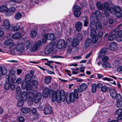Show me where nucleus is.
<instances>
[{
    "instance_id": "3c124183",
    "label": "nucleus",
    "mask_w": 122,
    "mask_h": 122,
    "mask_svg": "<svg viewBox=\"0 0 122 122\" xmlns=\"http://www.w3.org/2000/svg\"><path fill=\"white\" fill-rule=\"evenodd\" d=\"M114 14L116 15V16L120 18L122 16V13L120 11H118L115 13Z\"/></svg>"
},
{
    "instance_id": "49530a36",
    "label": "nucleus",
    "mask_w": 122,
    "mask_h": 122,
    "mask_svg": "<svg viewBox=\"0 0 122 122\" xmlns=\"http://www.w3.org/2000/svg\"><path fill=\"white\" fill-rule=\"evenodd\" d=\"M109 59L108 57L107 56H106L103 57L102 60L103 62L105 63Z\"/></svg>"
},
{
    "instance_id": "a878e982",
    "label": "nucleus",
    "mask_w": 122,
    "mask_h": 122,
    "mask_svg": "<svg viewBox=\"0 0 122 122\" xmlns=\"http://www.w3.org/2000/svg\"><path fill=\"white\" fill-rule=\"evenodd\" d=\"M106 51L105 50L102 49L101 50L98 54V57L101 58L103 57L106 54Z\"/></svg>"
},
{
    "instance_id": "69168bd1",
    "label": "nucleus",
    "mask_w": 122,
    "mask_h": 122,
    "mask_svg": "<svg viewBox=\"0 0 122 122\" xmlns=\"http://www.w3.org/2000/svg\"><path fill=\"white\" fill-rule=\"evenodd\" d=\"M117 70L118 72L122 71V66H120L118 67L117 68Z\"/></svg>"
},
{
    "instance_id": "37998d69",
    "label": "nucleus",
    "mask_w": 122,
    "mask_h": 122,
    "mask_svg": "<svg viewBox=\"0 0 122 122\" xmlns=\"http://www.w3.org/2000/svg\"><path fill=\"white\" fill-rule=\"evenodd\" d=\"M74 11H80L81 9V7L79 5H76L74 7Z\"/></svg>"
},
{
    "instance_id": "a211bd4d",
    "label": "nucleus",
    "mask_w": 122,
    "mask_h": 122,
    "mask_svg": "<svg viewBox=\"0 0 122 122\" xmlns=\"http://www.w3.org/2000/svg\"><path fill=\"white\" fill-rule=\"evenodd\" d=\"M18 96L19 98H21V99L25 100H26L27 98V94L25 92H23L21 94V95L20 94Z\"/></svg>"
},
{
    "instance_id": "423d86ee",
    "label": "nucleus",
    "mask_w": 122,
    "mask_h": 122,
    "mask_svg": "<svg viewBox=\"0 0 122 122\" xmlns=\"http://www.w3.org/2000/svg\"><path fill=\"white\" fill-rule=\"evenodd\" d=\"M25 45L22 43L18 44L15 47V50L19 54H20L23 53L24 51V47Z\"/></svg>"
},
{
    "instance_id": "5701e85b",
    "label": "nucleus",
    "mask_w": 122,
    "mask_h": 122,
    "mask_svg": "<svg viewBox=\"0 0 122 122\" xmlns=\"http://www.w3.org/2000/svg\"><path fill=\"white\" fill-rule=\"evenodd\" d=\"M117 46L116 43L115 42H112L109 45V48L111 50L113 51L116 48Z\"/></svg>"
},
{
    "instance_id": "ddd939ff",
    "label": "nucleus",
    "mask_w": 122,
    "mask_h": 122,
    "mask_svg": "<svg viewBox=\"0 0 122 122\" xmlns=\"http://www.w3.org/2000/svg\"><path fill=\"white\" fill-rule=\"evenodd\" d=\"M3 25L6 30H9L10 28V24L9 20L7 19L4 20Z\"/></svg>"
},
{
    "instance_id": "5fc2aeb1",
    "label": "nucleus",
    "mask_w": 122,
    "mask_h": 122,
    "mask_svg": "<svg viewBox=\"0 0 122 122\" xmlns=\"http://www.w3.org/2000/svg\"><path fill=\"white\" fill-rule=\"evenodd\" d=\"M9 83H6L5 84V88L7 90H8L10 87V84L9 82Z\"/></svg>"
},
{
    "instance_id": "412c9836",
    "label": "nucleus",
    "mask_w": 122,
    "mask_h": 122,
    "mask_svg": "<svg viewBox=\"0 0 122 122\" xmlns=\"http://www.w3.org/2000/svg\"><path fill=\"white\" fill-rule=\"evenodd\" d=\"M81 19L83 20L84 26L85 27L87 26L89 22L88 18L85 16H83L81 17Z\"/></svg>"
},
{
    "instance_id": "6e6552de",
    "label": "nucleus",
    "mask_w": 122,
    "mask_h": 122,
    "mask_svg": "<svg viewBox=\"0 0 122 122\" xmlns=\"http://www.w3.org/2000/svg\"><path fill=\"white\" fill-rule=\"evenodd\" d=\"M66 46L65 41L63 39L59 40L56 44V47L58 49H61L63 47H66Z\"/></svg>"
},
{
    "instance_id": "58836bf2",
    "label": "nucleus",
    "mask_w": 122,
    "mask_h": 122,
    "mask_svg": "<svg viewBox=\"0 0 122 122\" xmlns=\"http://www.w3.org/2000/svg\"><path fill=\"white\" fill-rule=\"evenodd\" d=\"M97 87L96 84L94 83L93 84L92 86V91L93 93H95L96 92Z\"/></svg>"
},
{
    "instance_id": "603ef678",
    "label": "nucleus",
    "mask_w": 122,
    "mask_h": 122,
    "mask_svg": "<svg viewBox=\"0 0 122 122\" xmlns=\"http://www.w3.org/2000/svg\"><path fill=\"white\" fill-rule=\"evenodd\" d=\"M108 88L106 86H102L101 88V90L102 92H106L108 90Z\"/></svg>"
},
{
    "instance_id": "052dcab7",
    "label": "nucleus",
    "mask_w": 122,
    "mask_h": 122,
    "mask_svg": "<svg viewBox=\"0 0 122 122\" xmlns=\"http://www.w3.org/2000/svg\"><path fill=\"white\" fill-rule=\"evenodd\" d=\"M102 79L104 80L107 81H112V79L109 78L107 77L103 78Z\"/></svg>"
},
{
    "instance_id": "20e7f679",
    "label": "nucleus",
    "mask_w": 122,
    "mask_h": 122,
    "mask_svg": "<svg viewBox=\"0 0 122 122\" xmlns=\"http://www.w3.org/2000/svg\"><path fill=\"white\" fill-rule=\"evenodd\" d=\"M55 37V35L52 33L45 34L43 36V42L44 43H46L47 39L51 40H53Z\"/></svg>"
},
{
    "instance_id": "b1692460",
    "label": "nucleus",
    "mask_w": 122,
    "mask_h": 122,
    "mask_svg": "<svg viewBox=\"0 0 122 122\" xmlns=\"http://www.w3.org/2000/svg\"><path fill=\"white\" fill-rule=\"evenodd\" d=\"M15 8L14 7H11L9 9H8L7 13V15H12L15 12Z\"/></svg>"
},
{
    "instance_id": "09e8293b",
    "label": "nucleus",
    "mask_w": 122,
    "mask_h": 122,
    "mask_svg": "<svg viewBox=\"0 0 122 122\" xmlns=\"http://www.w3.org/2000/svg\"><path fill=\"white\" fill-rule=\"evenodd\" d=\"M116 114L118 115H122V109H119L116 112Z\"/></svg>"
},
{
    "instance_id": "72a5a7b5",
    "label": "nucleus",
    "mask_w": 122,
    "mask_h": 122,
    "mask_svg": "<svg viewBox=\"0 0 122 122\" xmlns=\"http://www.w3.org/2000/svg\"><path fill=\"white\" fill-rule=\"evenodd\" d=\"M96 28L97 30H99L102 28V25L101 22L97 21L96 24Z\"/></svg>"
},
{
    "instance_id": "39448f33",
    "label": "nucleus",
    "mask_w": 122,
    "mask_h": 122,
    "mask_svg": "<svg viewBox=\"0 0 122 122\" xmlns=\"http://www.w3.org/2000/svg\"><path fill=\"white\" fill-rule=\"evenodd\" d=\"M109 93L111 96L113 98L116 99L120 98L122 96L120 93H117L116 91L114 89H111L110 90Z\"/></svg>"
},
{
    "instance_id": "680f3d73",
    "label": "nucleus",
    "mask_w": 122,
    "mask_h": 122,
    "mask_svg": "<svg viewBox=\"0 0 122 122\" xmlns=\"http://www.w3.org/2000/svg\"><path fill=\"white\" fill-rule=\"evenodd\" d=\"M12 1L17 3H20L22 2V0H12Z\"/></svg>"
},
{
    "instance_id": "e2e57ef3",
    "label": "nucleus",
    "mask_w": 122,
    "mask_h": 122,
    "mask_svg": "<svg viewBox=\"0 0 122 122\" xmlns=\"http://www.w3.org/2000/svg\"><path fill=\"white\" fill-rule=\"evenodd\" d=\"M120 63V62L118 60H116L115 61L113 64L115 66H117Z\"/></svg>"
},
{
    "instance_id": "6ab92c4d",
    "label": "nucleus",
    "mask_w": 122,
    "mask_h": 122,
    "mask_svg": "<svg viewBox=\"0 0 122 122\" xmlns=\"http://www.w3.org/2000/svg\"><path fill=\"white\" fill-rule=\"evenodd\" d=\"M121 8L120 7L117 6H115L114 7V9L113 8H111V11L110 12L112 14H114L116 12L120 11Z\"/></svg>"
},
{
    "instance_id": "0e129e2a",
    "label": "nucleus",
    "mask_w": 122,
    "mask_h": 122,
    "mask_svg": "<svg viewBox=\"0 0 122 122\" xmlns=\"http://www.w3.org/2000/svg\"><path fill=\"white\" fill-rule=\"evenodd\" d=\"M18 119L19 121L20 122H23L24 121V118L22 117H19L18 118Z\"/></svg>"
},
{
    "instance_id": "7ed1b4c3",
    "label": "nucleus",
    "mask_w": 122,
    "mask_h": 122,
    "mask_svg": "<svg viewBox=\"0 0 122 122\" xmlns=\"http://www.w3.org/2000/svg\"><path fill=\"white\" fill-rule=\"evenodd\" d=\"M30 83V81H29L26 83L25 82H22L21 85L22 88L23 89H25L26 88L27 91V92L29 93H31L32 91V86Z\"/></svg>"
},
{
    "instance_id": "f03ea898",
    "label": "nucleus",
    "mask_w": 122,
    "mask_h": 122,
    "mask_svg": "<svg viewBox=\"0 0 122 122\" xmlns=\"http://www.w3.org/2000/svg\"><path fill=\"white\" fill-rule=\"evenodd\" d=\"M31 95L29 96L28 98V101L29 102H32L33 101L34 99V101L36 103L39 102L40 101L42 96L41 94V93H37L35 97L34 94L32 92Z\"/></svg>"
},
{
    "instance_id": "a18cd8bd",
    "label": "nucleus",
    "mask_w": 122,
    "mask_h": 122,
    "mask_svg": "<svg viewBox=\"0 0 122 122\" xmlns=\"http://www.w3.org/2000/svg\"><path fill=\"white\" fill-rule=\"evenodd\" d=\"M92 38V42L93 43H95L97 42L98 40V38L97 36H96L94 37H91Z\"/></svg>"
},
{
    "instance_id": "4468645a",
    "label": "nucleus",
    "mask_w": 122,
    "mask_h": 122,
    "mask_svg": "<svg viewBox=\"0 0 122 122\" xmlns=\"http://www.w3.org/2000/svg\"><path fill=\"white\" fill-rule=\"evenodd\" d=\"M87 88V86L85 83H82L79 87H78V91L81 92L83 91L86 90Z\"/></svg>"
},
{
    "instance_id": "4be33fe9",
    "label": "nucleus",
    "mask_w": 122,
    "mask_h": 122,
    "mask_svg": "<svg viewBox=\"0 0 122 122\" xmlns=\"http://www.w3.org/2000/svg\"><path fill=\"white\" fill-rule=\"evenodd\" d=\"M7 72L6 69L5 67L0 66V76L2 75H5Z\"/></svg>"
},
{
    "instance_id": "c85d7f7f",
    "label": "nucleus",
    "mask_w": 122,
    "mask_h": 122,
    "mask_svg": "<svg viewBox=\"0 0 122 122\" xmlns=\"http://www.w3.org/2000/svg\"><path fill=\"white\" fill-rule=\"evenodd\" d=\"M21 111L23 113H27L30 112V109L29 108L23 107L21 109Z\"/></svg>"
},
{
    "instance_id": "79ce46f5",
    "label": "nucleus",
    "mask_w": 122,
    "mask_h": 122,
    "mask_svg": "<svg viewBox=\"0 0 122 122\" xmlns=\"http://www.w3.org/2000/svg\"><path fill=\"white\" fill-rule=\"evenodd\" d=\"M81 14V11H74V14L75 16L76 17H78Z\"/></svg>"
},
{
    "instance_id": "13d9d810",
    "label": "nucleus",
    "mask_w": 122,
    "mask_h": 122,
    "mask_svg": "<svg viewBox=\"0 0 122 122\" xmlns=\"http://www.w3.org/2000/svg\"><path fill=\"white\" fill-rule=\"evenodd\" d=\"M11 41L10 40H6L4 42V44L5 45H9L11 43Z\"/></svg>"
},
{
    "instance_id": "2f4dec72",
    "label": "nucleus",
    "mask_w": 122,
    "mask_h": 122,
    "mask_svg": "<svg viewBox=\"0 0 122 122\" xmlns=\"http://www.w3.org/2000/svg\"><path fill=\"white\" fill-rule=\"evenodd\" d=\"M96 34L97 33L95 29H91L90 36L91 37H93L97 36Z\"/></svg>"
},
{
    "instance_id": "774afa93",
    "label": "nucleus",
    "mask_w": 122,
    "mask_h": 122,
    "mask_svg": "<svg viewBox=\"0 0 122 122\" xmlns=\"http://www.w3.org/2000/svg\"><path fill=\"white\" fill-rule=\"evenodd\" d=\"M103 35L102 32H99L98 33L97 35L100 37H102Z\"/></svg>"
},
{
    "instance_id": "a19ab883",
    "label": "nucleus",
    "mask_w": 122,
    "mask_h": 122,
    "mask_svg": "<svg viewBox=\"0 0 122 122\" xmlns=\"http://www.w3.org/2000/svg\"><path fill=\"white\" fill-rule=\"evenodd\" d=\"M16 95L17 96H19L21 92L20 87L19 86H17L16 88Z\"/></svg>"
},
{
    "instance_id": "bf43d9fd",
    "label": "nucleus",
    "mask_w": 122,
    "mask_h": 122,
    "mask_svg": "<svg viewBox=\"0 0 122 122\" xmlns=\"http://www.w3.org/2000/svg\"><path fill=\"white\" fill-rule=\"evenodd\" d=\"M19 28L20 27L19 26H15L13 27L12 30L15 31H17L19 29Z\"/></svg>"
},
{
    "instance_id": "9b49d317",
    "label": "nucleus",
    "mask_w": 122,
    "mask_h": 122,
    "mask_svg": "<svg viewBox=\"0 0 122 122\" xmlns=\"http://www.w3.org/2000/svg\"><path fill=\"white\" fill-rule=\"evenodd\" d=\"M21 36V33L19 32H18L14 34L10 33H9L8 36L10 38H13L14 39H17L20 37Z\"/></svg>"
},
{
    "instance_id": "6e6d98bb",
    "label": "nucleus",
    "mask_w": 122,
    "mask_h": 122,
    "mask_svg": "<svg viewBox=\"0 0 122 122\" xmlns=\"http://www.w3.org/2000/svg\"><path fill=\"white\" fill-rule=\"evenodd\" d=\"M96 15L97 17H101V15L100 12L99 10H97L96 11Z\"/></svg>"
},
{
    "instance_id": "c756f323",
    "label": "nucleus",
    "mask_w": 122,
    "mask_h": 122,
    "mask_svg": "<svg viewBox=\"0 0 122 122\" xmlns=\"http://www.w3.org/2000/svg\"><path fill=\"white\" fill-rule=\"evenodd\" d=\"M51 111V109L50 107H47L45 108L44 110V113L46 115L50 114Z\"/></svg>"
},
{
    "instance_id": "cd10ccee",
    "label": "nucleus",
    "mask_w": 122,
    "mask_h": 122,
    "mask_svg": "<svg viewBox=\"0 0 122 122\" xmlns=\"http://www.w3.org/2000/svg\"><path fill=\"white\" fill-rule=\"evenodd\" d=\"M8 8L6 6L2 5L0 7V12H7Z\"/></svg>"
},
{
    "instance_id": "864d4df0",
    "label": "nucleus",
    "mask_w": 122,
    "mask_h": 122,
    "mask_svg": "<svg viewBox=\"0 0 122 122\" xmlns=\"http://www.w3.org/2000/svg\"><path fill=\"white\" fill-rule=\"evenodd\" d=\"M38 84V81L36 80H34L32 82V85L36 87L37 86Z\"/></svg>"
},
{
    "instance_id": "2eb2a0df",
    "label": "nucleus",
    "mask_w": 122,
    "mask_h": 122,
    "mask_svg": "<svg viewBox=\"0 0 122 122\" xmlns=\"http://www.w3.org/2000/svg\"><path fill=\"white\" fill-rule=\"evenodd\" d=\"M82 23L80 21H78L75 24V27L76 30L77 31H80L82 28Z\"/></svg>"
},
{
    "instance_id": "f3484780",
    "label": "nucleus",
    "mask_w": 122,
    "mask_h": 122,
    "mask_svg": "<svg viewBox=\"0 0 122 122\" xmlns=\"http://www.w3.org/2000/svg\"><path fill=\"white\" fill-rule=\"evenodd\" d=\"M114 31H112L108 35V40L110 41H112L115 38L117 35L115 33Z\"/></svg>"
},
{
    "instance_id": "aec40b11",
    "label": "nucleus",
    "mask_w": 122,
    "mask_h": 122,
    "mask_svg": "<svg viewBox=\"0 0 122 122\" xmlns=\"http://www.w3.org/2000/svg\"><path fill=\"white\" fill-rule=\"evenodd\" d=\"M79 43V41L76 38H74L71 42V45L73 46L76 47L77 46Z\"/></svg>"
},
{
    "instance_id": "1a4fd4ad",
    "label": "nucleus",
    "mask_w": 122,
    "mask_h": 122,
    "mask_svg": "<svg viewBox=\"0 0 122 122\" xmlns=\"http://www.w3.org/2000/svg\"><path fill=\"white\" fill-rule=\"evenodd\" d=\"M104 8H103L104 14L106 16L108 17L109 15V14L107 11L110 12L111 11V9L108 6V5L107 3L106 2H105L104 3V5L103 6Z\"/></svg>"
},
{
    "instance_id": "4d7b16f0",
    "label": "nucleus",
    "mask_w": 122,
    "mask_h": 122,
    "mask_svg": "<svg viewBox=\"0 0 122 122\" xmlns=\"http://www.w3.org/2000/svg\"><path fill=\"white\" fill-rule=\"evenodd\" d=\"M96 85L98 89L102 88L103 86L102 84L100 83H97V84H96Z\"/></svg>"
},
{
    "instance_id": "de8ad7c7",
    "label": "nucleus",
    "mask_w": 122,
    "mask_h": 122,
    "mask_svg": "<svg viewBox=\"0 0 122 122\" xmlns=\"http://www.w3.org/2000/svg\"><path fill=\"white\" fill-rule=\"evenodd\" d=\"M21 80L20 78H18L17 79H14L13 80L14 82L15 83L19 84L21 82Z\"/></svg>"
},
{
    "instance_id": "0eeeda50",
    "label": "nucleus",
    "mask_w": 122,
    "mask_h": 122,
    "mask_svg": "<svg viewBox=\"0 0 122 122\" xmlns=\"http://www.w3.org/2000/svg\"><path fill=\"white\" fill-rule=\"evenodd\" d=\"M41 43V41H38L37 42L35 43L32 45L31 48V51L34 52L38 50L40 46Z\"/></svg>"
},
{
    "instance_id": "393cba45",
    "label": "nucleus",
    "mask_w": 122,
    "mask_h": 122,
    "mask_svg": "<svg viewBox=\"0 0 122 122\" xmlns=\"http://www.w3.org/2000/svg\"><path fill=\"white\" fill-rule=\"evenodd\" d=\"M122 96L120 98H118L117 99V106L118 107H120L122 106Z\"/></svg>"
},
{
    "instance_id": "4c0bfd02",
    "label": "nucleus",
    "mask_w": 122,
    "mask_h": 122,
    "mask_svg": "<svg viewBox=\"0 0 122 122\" xmlns=\"http://www.w3.org/2000/svg\"><path fill=\"white\" fill-rule=\"evenodd\" d=\"M24 100L21 99L19 100L17 102V106L19 107H20L23 106L24 104Z\"/></svg>"
},
{
    "instance_id": "f8f14e48",
    "label": "nucleus",
    "mask_w": 122,
    "mask_h": 122,
    "mask_svg": "<svg viewBox=\"0 0 122 122\" xmlns=\"http://www.w3.org/2000/svg\"><path fill=\"white\" fill-rule=\"evenodd\" d=\"M54 48V45L52 44H49L46 48L44 51L45 54H48L53 50Z\"/></svg>"
},
{
    "instance_id": "e433bc0d",
    "label": "nucleus",
    "mask_w": 122,
    "mask_h": 122,
    "mask_svg": "<svg viewBox=\"0 0 122 122\" xmlns=\"http://www.w3.org/2000/svg\"><path fill=\"white\" fill-rule=\"evenodd\" d=\"M22 14L20 13H18L15 15V18L16 20H18L20 19L22 17Z\"/></svg>"
},
{
    "instance_id": "dca6fc26",
    "label": "nucleus",
    "mask_w": 122,
    "mask_h": 122,
    "mask_svg": "<svg viewBox=\"0 0 122 122\" xmlns=\"http://www.w3.org/2000/svg\"><path fill=\"white\" fill-rule=\"evenodd\" d=\"M50 93L49 89L47 87H45L44 88L43 92V96L44 97H47L49 94Z\"/></svg>"
},
{
    "instance_id": "9d476101",
    "label": "nucleus",
    "mask_w": 122,
    "mask_h": 122,
    "mask_svg": "<svg viewBox=\"0 0 122 122\" xmlns=\"http://www.w3.org/2000/svg\"><path fill=\"white\" fill-rule=\"evenodd\" d=\"M6 78L8 80V82L10 84V88L12 90H14L15 89V87L13 83L12 77L10 75L6 76Z\"/></svg>"
},
{
    "instance_id": "c03bdc74",
    "label": "nucleus",
    "mask_w": 122,
    "mask_h": 122,
    "mask_svg": "<svg viewBox=\"0 0 122 122\" xmlns=\"http://www.w3.org/2000/svg\"><path fill=\"white\" fill-rule=\"evenodd\" d=\"M116 37V40L118 42H120L122 41V36H117Z\"/></svg>"
},
{
    "instance_id": "338daca9",
    "label": "nucleus",
    "mask_w": 122,
    "mask_h": 122,
    "mask_svg": "<svg viewBox=\"0 0 122 122\" xmlns=\"http://www.w3.org/2000/svg\"><path fill=\"white\" fill-rule=\"evenodd\" d=\"M36 108H33L31 110V112L33 113H35L36 112Z\"/></svg>"
},
{
    "instance_id": "7c9ffc66",
    "label": "nucleus",
    "mask_w": 122,
    "mask_h": 122,
    "mask_svg": "<svg viewBox=\"0 0 122 122\" xmlns=\"http://www.w3.org/2000/svg\"><path fill=\"white\" fill-rule=\"evenodd\" d=\"M90 27L91 28V29H96V24L94 21L92 20L90 21Z\"/></svg>"
},
{
    "instance_id": "8fccbe9b",
    "label": "nucleus",
    "mask_w": 122,
    "mask_h": 122,
    "mask_svg": "<svg viewBox=\"0 0 122 122\" xmlns=\"http://www.w3.org/2000/svg\"><path fill=\"white\" fill-rule=\"evenodd\" d=\"M24 44L25 45H25L27 48H29L30 46V42L29 41H26L25 43H24Z\"/></svg>"
},
{
    "instance_id": "c9c22d12",
    "label": "nucleus",
    "mask_w": 122,
    "mask_h": 122,
    "mask_svg": "<svg viewBox=\"0 0 122 122\" xmlns=\"http://www.w3.org/2000/svg\"><path fill=\"white\" fill-rule=\"evenodd\" d=\"M92 42L91 39L89 38H88L85 42V45L86 47H89L91 45Z\"/></svg>"
},
{
    "instance_id": "473e14b6",
    "label": "nucleus",
    "mask_w": 122,
    "mask_h": 122,
    "mask_svg": "<svg viewBox=\"0 0 122 122\" xmlns=\"http://www.w3.org/2000/svg\"><path fill=\"white\" fill-rule=\"evenodd\" d=\"M52 78L50 76H48L44 79L45 83L47 84H48L50 82Z\"/></svg>"
},
{
    "instance_id": "bb28decb",
    "label": "nucleus",
    "mask_w": 122,
    "mask_h": 122,
    "mask_svg": "<svg viewBox=\"0 0 122 122\" xmlns=\"http://www.w3.org/2000/svg\"><path fill=\"white\" fill-rule=\"evenodd\" d=\"M102 66L104 68H110L111 67V64L108 62L103 63L102 64Z\"/></svg>"
},
{
    "instance_id": "f257e3e1",
    "label": "nucleus",
    "mask_w": 122,
    "mask_h": 122,
    "mask_svg": "<svg viewBox=\"0 0 122 122\" xmlns=\"http://www.w3.org/2000/svg\"><path fill=\"white\" fill-rule=\"evenodd\" d=\"M78 91L76 89L74 90V92H71L69 94V96L65 94L63 90H57L56 92L54 91L53 92L52 100V102L56 101L58 103H60L61 101L64 102L66 100L67 103L69 104L70 102H74L75 98L78 99Z\"/></svg>"
},
{
    "instance_id": "ea45409f",
    "label": "nucleus",
    "mask_w": 122,
    "mask_h": 122,
    "mask_svg": "<svg viewBox=\"0 0 122 122\" xmlns=\"http://www.w3.org/2000/svg\"><path fill=\"white\" fill-rule=\"evenodd\" d=\"M96 5L97 8L99 10H102L104 8L103 6H102L100 2H98L97 3Z\"/></svg>"
},
{
    "instance_id": "f704fd0d",
    "label": "nucleus",
    "mask_w": 122,
    "mask_h": 122,
    "mask_svg": "<svg viewBox=\"0 0 122 122\" xmlns=\"http://www.w3.org/2000/svg\"><path fill=\"white\" fill-rule=\"evenodd\" d=\"M37 33V31L36 30H32L30 32V35L32 37H34L36 36Z\"/></svg>"
}]
</instances>
